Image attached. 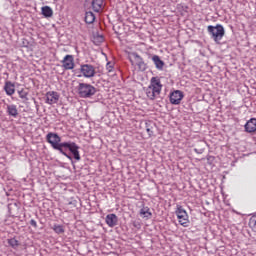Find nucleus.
Segmentation results:
<instances>
[{"label":"nucleus","mask_w":256,"mask_h":256,"mask_svg":"<svg viewBox=\"0 0 256 256\" xmlns=\"http://www.w3.org/2000/svg\"><path fill=\"white\" fill-rule=\"evenodd\" d=\"M18 94L20 99H27V93L25 92V90L22 89L18 91Z\"/></svg>","instance_id":"25"},{"label":"nucleus","mask_w":256,"mask_h":256,"mask_svg":"<svg viewBox=\"0 0 256 256\" xmlns=\"http://www.w3.org/2000/svg\"><path fill=\"white\" fill-rule=\"evenodd\" d=\"M53 231L57 233L58 235H61V233H65V229L63 228V225L55 224L53 227Z\"/></svg>","instance_id":"23"},{"label":"nucleus","mask_w":256,"mask_h":256,"mask_svg":"<svg viewBox=\"0 0 256 256\" xmlns=\"http://www.w3.org/2000/svg\"><path fill=\"white\" fill-rule=\"evenodd\" d=\"M97 90L94 88L93 85L87 83H80L78 85V94L80 97L87 99L89 97H93Z\"/></svg>","instance_id":"4"},{"label":"nucleus","mask_w":256,"mask_h":256,"mask_svg":"<svg viewBox=\"0 0 256 256\" xmlns=\"http://www.w3.org/2000/svg\"><path fill=\"white\" fill-rule=\"evenodd\" d=\"M145 125L149 137H153V126H151V122H146Z\"/></svg>","instance_id":"24"},{"label":"nucleus","mask_w":256,"mask_h":256,"mask_svg":"<svg viewBox=\"0 0 256 256\" xmlns=\"http://www.w3.org/2000/svg\"><path fill=\"white\" fill-rule=\"evenodd\" d=\"M63 69L66 71H71L72 69H75V58H73V55L67 54L63 60L61 61Z\"/></svg>","instance_id":"9"},{"label":"nucleus","mask_w":256,"mask_h":256,"mask_svg":"<svg viewBox=\"0 0 256 256\" xmlns=\"http://www.w3.org/2000/svg\"><path fill=\"white\" fill-rule=\"evenodd\" d=\"M6 113L10 117H14V119H17V117L19 116V110L17 109V105L15 104L7 105Z\"/></svg>","instance_id":"13"},{"label":"nucleus","mask_w":256,"mask_h":256,"mask_svg":"<svg viewBox=\"0 0 256 256\" xmlns=\"http://www.w3.org/2000/svg\"><path fill=\"white\" fill-rule=\"evenodd\" d=\"M44 99L47 105H57L59 103V99H61V95L56 91H48L45 94Z\"/></svg>","instance_id":"8"},{"label":"nucleus","mask_w":256,"mask_h":256,"mask_svg":"<svg viewBox=\"0 0 256 256\" xmlns=\"http://www.w3.org/2000/svg\"><path fill=\"white\" fill-rule=\"evenodd\" d=\"M163 89V84H161V79L159 77H152L150 79V84L146 88V96L151 101H155L159 95H161V91Z\"/></svg>","instance_id":"1"},{"label":"nucleus","mask_w":256,"mask_h":256,"mask_svg":"<svg viewBox=\"0 0 256 256\" xmlns=\"http://www.w3.org/2000/svg\"><path fill=\"white\" fill-rule=\"evenodd\" d=\"M30 225L32 226V227H35V228H37V221H35V220H30Z\"/></svg>","instance_id":"28"},{"label":"nucleus","mask_w":256,"mask_h":256,"mask_svg":"<svg viewBox=\"0 0 256 256\" xmlns=\"http://www.w3.org/2000/svg\"><path fill=\"white\" fill-rule=\"evenodd\" d=\"M207 161H208V163H213V161H215V157H213V156H208L207 157Z\"/></svg>","instance_id":"27"},{"label":"nucleus","mask_w":256,"mask_h":256,"mask_svg":"<svg viewBox=\"0 0 256 256\" xmlns=\"http://www.w3.org/2000/svg\"><path fill=\"white\" fill-rule=\"evenodd\" d=\"M46 141L53 147V149H56V151H60L62 155H65V157H68V159H71L67 153L63 151L65 147V142L61 143V137L57 135V133L49 132L46 135Z\"/></svg>","instance_id":"2"},{"label":"nucleus","mask_w":256,"mask_h":256,"mask_svg":"<svg viewBox=\"0 0 256 256\" xmlns=\"http://www.w3.org/2000/svg\"><path fill=\"white\" fill-rule=\"evenodd\" d=\"M208 1V3H213V1H215V0H207Z\"/></svg>","instance_id":"29"},{"label":"nucleus","mask_w":256,"mask_h":256,"mask_svg":"<svg viewBox=\"0 0 256 256\" xmlns=\"http://www.w3.org/2000/svg\"><path fill=\"white\" fill-rule=\"evenodd\" d=\"M106 69H107L108 73H111V71H113V65H111V62H108L106 64Z\"/></svg>","instance_id":"26"},{"label":"nucleus","mask_w":256,"mask_h":256,"mask_svg":"<svg viewBox=\"0 0 256 256\" xmlns=\"http://www.w3.org/2000/svg\"><path fill=\"white\" fill-rule=\"evenodd\" d=\"M79 72L81 75L79 77H85V79H93L95 77L97 71L95 70V66L91 64H82L80 65Z\"/></svg>","instance_id":"6"},{"label":"nucleus","mask_w":256,"mask_h":256,"mask_svg":"<svg viewBox=\"0 0 256 256\" xmlns=\"http://www.w3.org/2000/svg\"><path fill=\"white\" fill-rule=\"evenodd\" d=\"M64 149H69V151H71L72 155L74 156V159H76V161H81L79 147L75 144V142H64Z\"/></svg>","instance_id":"10"},{"label":"nucleus","mask_w":256,"mask_h":256,"mask_svg":"<svg viewBox=\"0 0 256 256\" xmlns=\"http://www.w3.org/2000/svg\"><path fill=\"white\" fill-rule=\"evenodd\" d=\"M103 7V0H93L92 1V9L99 13Z\"/></svg>","instance_id":"18"},{"label":"nucleus","mask_w":256,"mask_h":256,"mask_svg":"<svg viewBox=\"0 0 256 256\" xmlns=\"http://www.w3.org/2000/svg\"><path fill=\"white\" fill-rule=\"evenodd\" d=\"M246 133H255L256 131V118L248 120L244 126Z\"/></svg>","instance_id":"12"},{"label":"nucleus","mask_w":256,"mask_h":256,"mask_svg":"<svg viewBox=\"0 0 256 256\" xmlns=\"http://www.w3.org/2000/svg\"><path fill=\"white\" fill-rule=\"evenodd\" d=\"M140 215L144 218V219H151V215H153V213H151V209L147 206H143L140 209Z\"/></svg>","instance_id":"17"},{"label":"nucleus","mask_w":256,"mask_h":256,"mask_svg":"<svg viewBox=\"0 0 256 256\" xmlns=\"http://www.w3.org/2000/svg\"><path fill=\"white\" fill-rule=\"evenodd\" d=\"M105 221L108 227H115L119 223V218L115 214H108Z\"/></svg>","instance_id":"14"},{"label":"nucleus","mask_w":256,"mask_h":256,"mask_svg":"<svg viewBox=\"0 0 256 256\" xmlns=\"http://www.w3.org/2000/svg\"><path fill=\"white\" fill-rule=\"evenodd\" d=\"M249 227L256 233V214L249 219Z\"/></svg>","instance_id":"21"},{"label":"nucleus","mask_w":256,"mask_h":256,"mask_svg":"<svg viewBox=\"0 0 256 256\" xmlns=\"http://www.w3.org/2000/svg\"><path fill=\"white\" fill-rule=\"evenodd\" d=\"M175 215L182 227H189V214H187V210L183 206H176Z\"/></svg>","instance_id":"5"},{"label":"nucleus","mask_w":256,"mask_h":256,"mask_svg":"<svg viewBox=\"0 0 256 256\" xmlns=\"http://www.w3.org/2000/svg\"><path fill=\"white\" fill-rule=\"evenodd\" d=\"M152 61L156 67V69H159V71H161L163 69V67H165V62H163V60H161V58L157 55H154L152 57Z\"/></svg>","instance_id":"16"},{"label":"nucleus","mask_w":256,"mask_h":256,"mask_svg":"<svg viewBox=\"0 0 256 256\" xmlns=\"http://www.w3.org/2000/svg\"><path fill=\"white\" fill-rule=\"evenodd\" d=\"M207 31L213 41H215L218 45L221 43V39L225 37V28H223V25L217 24L216 26H208Z\"/></svg>","instance_id":"3"},{"label":"nucleus","mask_w":256,"mask_h":256,"mask_svg":"<svg viewBox=\"0 0 256 256\" xmlns=\"http://www.w3.org/2000/svg\"><path fill=\"white\" fill-rule=\"evenodd\" d=\"M4 91L9 96L14 95L15 94V84H13L11 81L5 82Z\"/></svg>","instance_id":"15"},{"label":"nucleus","mask_w":256,"mask_h":256,"mask_svg":"<svg viewBox=\"0 0 256 256\" xmlns=\"http://www.w3.org/2000/svg\"><path fill=\"white\" fill-rule=\"evenodd\" d=\"M85 22L88 23V25L95 23V14H93V12H86Z\"/></svg>","instance_id":"20"},{"label":"nucleus","mask_w":256,"mask_h":256,"mask_svg":"<svg viewBox=\"0 0 256 256\" xmlns=\"http://www.w3.org/2000/svg\"><path fill=\"white\" fill-rule=\"evenodd\" d=\"M42 15H44V17H53V9H51V7L49 6H44L42 7Z\"/></svg>","instance_id":"19"},{"label":"nucleus","mask_w":256,"mask_h":256,"mask_svg":"<svg viewBox=\"0 0 256 256\" xmlns=\"http://www.w3.org/2000/svg\"><path fill=\"white\" fill-rule=\"evenodd\" d=\"M130 63L133 67H137L138 71H145L147 69V64L143 61V58L138 54H133L130 57Z\"/></svg>","instance_id":"7"},{"label":"nucleus","mask_w":256,"mask_h":256,"mask_svg":"<svg viewBox=\"0 0 256 256\" xmlns=\"http://www.w3.org/2000/svg\"><path fill=\"white\" fill-rule=\"evenodd\" d=\"M183 92L176 90L170 94V103L172 105H179L183 101Z\"/></svg>","instance_id":"11"},{"label":"nucleus","mask_w":256,"mask_h":256,"mask_svg":"<svg viewBox=\"0 0 256 256\" xmlns=\"http://www.w3.org/2000/svg\"><path fill=\"white\" fill-rule=\"evenodd\" d=\"M8 244L10 247H12V249H17L19 246V240L15 238L8 239Z\"/></svg>","instance_id":"22"}]
</instances>
